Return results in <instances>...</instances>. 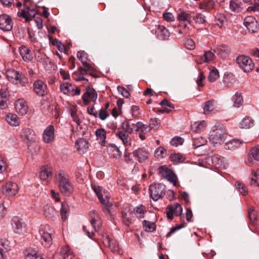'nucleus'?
<instances>
[{"mask_svg":"<svg viewBox=\"0 0 259 259\" xmlns=\"http://www.w3.org/2000/svg\"><path fill=\"white\" fill-rule=\"evenodd\" d=\"M77 57L81 62V63L90 60L89 58V55L84 51H78L77 53Z\"/></svg>","mask_w":259,"mask_h":259,"instance_id":"obj_59","label":"nucleus"},{"mask_svg":"<svg viewBox=\"0 0 259 259\" xmlns=\"http://www.w3.org/2000/svg\"><path fill=\"white\" fill-rule=\"evenodd\" d=\"M34 93L38 96L44 97L48 94L47 85L41 80H37L33 85Z\"/></svg>","mask_w":259,"mask_h":259,"instance_id":"obj_12","label":"nucleus"},{"mask_svg":"<svg viewBox=\"0 0 259 259\" xmlns=\"http://www.w3.org/2000/svg\"><path fill=\"white\" fill-rule=\"evenodd\" d=\"M6 75L10 82L15 84H20L22 87L26 86L28 83V79L25 75L20 73L14 69H8L6 71Z\"/></svg>","mask_w":259,"mask_h":259,"instance_id":"obj_4","label":"nucleus"},{"mask_svg":"<svg viewBox=\"0 0 259 259\" xmlns=\"http://www.w3.org/2000/svg\"><path fill=\"white\" fill-rule=\"evenodd\" d=\"M136 126L137 127L136 129L137 132L146 134L151 131L149 125L145 124L141 121L137 122L136 124Z\"/></svg>","mask_w":259,"mask_h":259,"instance_id":"obj_42","label":"nucleus"},{"mask_svg":"<svg viewBox=\"0 0 259 259\" xmlns=\"http://www.w3.org/2000/svg\"><path fill=\"white\" fill-rule=\"evenodd\" d=\"M91 218V224L95 231H97L102 225V222L98 214L95 211H91L90 213Z\"/></svg>","mask_w":259,"mask_h":259,"instance_id":"obj_23","label":"nucleus"},{"mask_svg":"<svg viewBox=\"0 0 259 259\" xmlns=\"http://www.w3.org/2000/svg\"><path fill=\"white\" fill-rule=\"evenodd\" d=\"M237 190L242 195H246L248 193L247 187L240 182H237L235 184Z\"/></svg>","mask_w":259,"mask_h":259,"instance_id":"obj_54","label":"nucleus"},{"mask_svg":"<svg viewBox=\"0 0 259 259\" xmlns=\"http://www.w3.org/2000/svg\"><path fill=\"white\" fill-rule=\"evenodd\" d=\"M134 211L137 218L142 219L144 217V214L147 212V210L144 206L140 205L139 206L135 207Z\"/></svg>","mask_w":259,"mask_h":259,"instance_id":"obj_48","label":"nucleus"},{"mask_svg":"<svg viewBox=\"0 0 259 259\" xmlns=\"http://www.w3.org/2000/svg\"><path fill=\"white\" fill-rule=\"evenodd\" d=\"M227 137V130L225 126L218 123L211 127L209 134V140L214 146H218L224 142Z\"/></svg>","mask_w":259,"mask_h":259,"instance_id":"obj_1","label":"nucleus"},{"mask_svg":"<svg viewBox=\"0 0 259 259\" xmlns=\"http://www.w3.org/2000/svg\"><path fill=\"white\" fill-rule=\"evenodd\" d=\"M242 144V142L240 140L233 139L227 142L224 145V147L227 150H234L239 148Z\"/></svg>","mask_w":259,"mask_h":259,"instance_id":"obj_38","label":"nucleus"},{"mask_svg":"<svg viewBox=\"0 0 259 259\" xmlns=\"http://www.w3.org/2000/svg\"><path fill=\"white\" fill-rule=\"evenodd\" d=\"M165 186L161 184L151 185L149 190L151 198L157 201L161 198L165 193Z\"/></svg>","mask_w":259,"mask_h":259,"instance_id":"obj_6","label":"nucleus"},{"mask_svg":"<svg viewBox=\"0 0 259 259\" xmlns=\"http://www.w3.org/2000/svg\"><path fill=\"white\" fill-rule=\"evenodd\" d=\"M91 187L102 204L106 207L111 206L112 203L109 201L110 196L107 191H103L100 186L95 184H92Z\"/></svg>","mask_w":259,"mask_h":259,"instance_id":"obj_5","label":"nucleus"},{"mask_svg":"<svg viewBox=\"0 0 259 259\" xmlns=\"http://www.w3.org/2000/svg\"><path fill=\"white\" fill-rule=\"evenodd\" d=\"M19 187L16 183L9 182L5 184L2 188V192L7 196H15L18 192Z\"/></svg>","mask_w":259,"mask_h":259,"instance_id":"obj_11","label":"nucleus"},{"mask_svg":"<svg viewBox=\"0 0 259 259\" xmlns=\"http://www.w3.org/2000/svg\"><path fill=\"white\" fill-rule=\"evenodd\" d=\"M237 62L244 72H249L254 68L252 60L248 56H239L237 58Z\"/></svg>","mask_w":259,"mask_h":259,"instance_id":"obj_9","label":"nucleus"},{"mask_svg":"<svg viewBox=\"0 0 259 259\" xmlns=\"http://www.w3.org/2000/svg\"><path fill=\"white\" fill-rule=\"evenodd\" d=\"M166 216L169 220L174 218V214L180 215L182 212V207L181 205L178 203H176L172 205L167 206L166 208Z\"/></svg>","mask_w":259,"mask_h":259,"instance_id":"obj_14","label":"nucleus"},{"mask_svg":"<svg viewBox=\"0 0 259 259\" xmlns=\"http://www.w3.org/2000/svg\"><path fill=\"white\" fill-rule=\"evenodd\" d=\"M215 3L213 1H205L202 2L199 5V8L201 9H204L206 11H210L214 7Z\"/></svg>","mask_w":259,"mask_h":259,"instance_id":"obj_45","label":"nucleus"},{"mask_svg":"<svg viewBox=\"0 0 259 259\" xmlns=\"http://www.w3.org/2000/svg\"><path fill=\"white\" fill-rule=\"evenodd\" d=\"M115 135L118 139L122 141L124 146L131 145L132 141L128 134L118 130L115 133Z\"/></svg>","mask_w":259,"mask_h":259,"instance_id":"obj_21","label":"nucleus"},{"mask_svg":"<svg viewBox=\"0 0 259 259\" xmlns=\"http://www.w3.org/2000/svg\"><path fill=\"white\" fill-rule=\"evenodd\" d=\"M52 168L50 167L42 166L39 171V178L42 181H50L52 178Z\"/></svg>","mask_w":259,"mask_h":259,"instance_id":"obj_24","label":"nucleus"},{"mask_svg":"<svg viewBox=\"0 0 259 259\" xmlns=\"http://www.w3.org/2000/svg\"><path fill=\"white\" fill-rule=\"evenodd\" d=\"M13 28V22L11 17L6 15H0V29L4 31H10Z\"/></svg>","mask_w":259,"mask_h":259,"instance_id":"obj_15","label":"nucleus"},{"mask_svg":"<svg viewBox=\"0 0 259 259\" xmlns=\"http://www.w3.org/2000/svg\"><path fill=\"white\" fill-rule=\"evenodd\" d=\"M257 212L253 207H250L248 209V217L250 220V223L253 226H258L259 221L257 219Z\"/></svg>","mask_w":259,"mask_h":259,"instance_id":"obj_33","label":"nucleus"},{"mask_svg":"<svg viewBox=\"0 0 259 259\" xmlns=\"http://www.w3.org/2000/svg\"><path fill=\"white\" fill-rule=\"evenodd\" d=\"M55 138V128L52 125L48 126L44 132L42 139L46 143L53 142Z\"/></svg>","mask_w":259,"mask_h":259,"instance_id":"obj_18","label":"nucleus"},{"mask_svg":"<svg viewBox=\"0 0 259 259\" xmlns=\"http://www.w3.org/2000/svg\"><path fill=\"white\" fill-rule=\"evenodd\" d=\"M95 134L97 139L102 146L105 145V140L106 138V132L104 128L97 129L96 131Z\"/></svg>","mask_w":259,"mask_h":259,"instance_id":"obj_34","label":"nucleus"},{"mask_svg":"<svg viewBox=\"0 0 259 259\" xmlns=\"http://www.w3.org/2000/svg\"><path fill=\"white\" fill-rule=\"evenodd\" d=\"M39 240L42 246L49 247L52 244L53 229L48 225H41L39 229Z\"/></svg>","mask_w":259,"mask_h":259,"instance_id":"obj_3","label":"nucleus"},{"mask_svg":"<svg viewBox=\"0 0 259 259\" xmlns=\"http://www.w3.org/2000/svg\"><path fill=\"white\" fill-rule=\"evenodd\" d=\"M49 40L52 44L54 46H56L60 52H63L66 51V47L56 38H54L52 36H49Z\"/></svg>","mask_w":259,"mask_h":259,"instance_id":"obj_46","label":"nucleus"},{"mask_svg":"<svg viewBox=\"0 0 259 259\" xmlns=\"http://www.w3.org/2000/svg\"><path fill=\"white\" fill-rule=\"evenodd\" d=\"M69 206L66 202L62 203V207L61 209V219L63 221H65L69 215Z\"/></svg>","mask_w":259,"mask_h":259,"instance_id":"obj_44","label":"nucleus"},{"mask_svg":"<svg viewBox=\"0 0 259 259\" xmlns=\"http://www.w3.org/2000/svg\"><path fill=\"white\" fill-rule=\"evenodd\" d=\"M9 92L7 89H3L0 90V108L4 109L7 105L9 99Z\"/></svg>","mask_w":259,"mask_h":259,"instance_id":"obj_29","label":"nucleus"},{"mask_svg":"<svg viewBox=\"0 0 259 259\" xmlns=\"http://www.w3.org/2000/svg\"><path fill=\"white\" fill-rule=\"evenodd\" d=\"M55 177L60 192L64 195H70L73 188L68 175L63 171H59L56 174Z\"/></svg>","mask_w":259,"mask_h":259,"instance_id":"obj_2","label":"nucleus"},{"mask_svg":"<svg viewBox=\"0 0 259 259\" xmlns=\"http://www.w3.org/2000/svg\"><path fill=\"white\" fill-rule=\"evenodd\" d=\"M160 122L158 118H151L149 122V126L150 130H157L160 126Z\"/></svg>","mask_w":259,"mask_h":259,"instance_id":"obj_55","label":"nucleus"},{"mask_svg":"<svg viewBox=\"0 0 259 259\" xmlns=\"http://www.w3.org/2000/svg\"><path fill=\"white\" fill-rule=\"evenodd\" d=\"M12 222L13 230L16 233L24 234L27 232V225L22 219L18 217H14L12 219Z\"/></svg>","mask_w":259,"mask_h":259,"instance_id":"obj_7","label":"nucleus"},{"mask_svg":"<svg viewBox=\"0 0 259 259\" xmlns=\"http://www.w3.org/2000/svg\"><path fill=\"white\" fill-rule=\"evenodd\" d=\"M193 20L198 24H203L206 22L205 16L200 13L197 14L194 16Z\"/></svg>","mask_w":259,"mask_h":259,"instance_id":"obj_63","label":"nucleus"},{"mask_svg":"<svg viewBox=\"0 0 259 259\" xmlns=\"http://www.w3.org/2000/svg\"><path fill=\"white\" fill-rule=\"evenodd\" d=\"M155 156L158 158H162L166 155V150L162 147H159L154 153Z\"/></svg>","mask_w":259,"mask_h":259,"instance_id":"obj_58","label":"nucleus"},{"mask_svg":"<svg viewBox=\"0 0 259 259\" xmlns=\"http://www.w3.org/2000/svg\"><path fill=\"white\" fill-rule=\"evenodd\" d=\"M60 255L63 259H72L74 257L73 251L68 245L62 247Z\"/></svg>","mask_w":259,"mask_h":259,"instance_id":"obj_28","label":"nucleus"},{"mask_svg":"<svg viewBox=\"0 0 259 259\" xmlns=\"http://www.w3.org/2000/svg\"><path fill=\"white\" fill-rule=\"evenodd\" d=\"M60 89L61 92L68 96H73L79 95L80 94V89L79 87H75L71 83L66 82L60 84Z\"/></svg>","mask_w":259,"mask_h":259,"instance_id":"obj_8","label":"nucleus"},{"mask_svg":"<svg viewBox=\"0 0 259 259\" xmlns=\"http://www.w3.org/2000/svg\"><path fill=\"white\" fill-rule=\"evenodd\" d=\"M71 117L73 121L75 122L77 126L80 125L81 123V120L80 116L76 113V112L72 111L71 113Z\"/></svg>","mask_w":259,"mask_h":259,"instance_id":"obj_64","label":"nucleus"},{"mask_svg":"<svg viewBox=\"0 0 259 259\" xmlns=\"http://www.w3.org/2000/svg\"><path fill=\"white\" fill-rule=\"evenodd\" d=\"M132 116L134 118H138L141 114V111L138 106H133L131 109Z\"/></svg>","mask_w":259,"mask_h":259,"instance_id":"obj_57","label":"nucleus"},{"mask_svg":"<svg viewBox=\"0 0 259 259\" xmlns=\"http://www.w3.org/2000/svg\"><path fill=\"white\" fill-rule=\"evenodd\" d=\"M206 126L207 123L205 120L196 121L191 125V131L196 133H201L205 130Z\"/></svg>","mask_w":259,"mask_h":259,"instance_id":"obj_30","label":"nucleus"},{"mask_svg":"<svg viewBox=\"0 0 259 259\" xmlns=\"http://www.w3.org/2000/svg\"><path fill=\"white\" fill-rule=\"evenodd\" d=\"M156 32L159 37L162 39H165L170 35L168 30L162 25H158Z\"/></svg>","mask_w":259,"mask_h":259,"instance_id":"obj_39","label":"nucleus"},{"mask_svg":"<svg viewBox=\"0 0 259 259\" xmlns=\"http://www.w3.org/2000/svg\"><path fill=\"white\" fill-rule=\"evenodd\" d=\"M169 158L175 164L183 162L185 160V158L180 153L171 154Z\"/></svg>","mask_w":259,"mask_h":259,"instance_id":"obj_49","label":"nucleus"},{"mask_svg":"<svg viewBox=\"0 0 259 259\" xmlns=\"http://www.w3.org/2000/svg\"><path fill=\"white\" fill-rule=\"evenodd\" d=\"M136 124H131L128 120H125L122 122L121 126L122 131L127 134H132L134 132V130Z\"/></svg>","mask_w":259,"mask_h":259,"instance_id":"obj_41","label":"nucleus"},{"mask_svg":"<svg viewBox=\"0 0 259 259\" xmlns=\"http://www.w3.org/2000/svg\"><path fill=\"white\" fill-rule=\"evenodd\" d=\"M230 9L232 11L240 12L242 9V4L238 0H231L230 2Z\"/></svg>","mask_w":259,"mask_h":259,"instance_id":"obj_43","label":"nucleus"},{"mask_svg":"<svg viewBox=\"0 0 259 259\" xmlns=\"http://www.w3.org/2000/svg\"><path fill=\"white\" fill-rule=\"evenodd\" d=\"M24 5L26 9L21 12H18V16L24 18L26 21H29L32 18H35L37 12L35 9H30L28 7L27 2L25 1Z\"/></svg>","mask_w":259,"mask_h":259,"instance_id":"obj_13","label":"nucleus"},{"mask_svg":"<svg viewBox=\"0 0 259 259\" xmlns=\"http://www.w3.org/2000/svg\"><path fill=\"white\" fill-rule=\"evenodd\" d=\"M226 19V17L224 14H218L216 15L215 18V24L221 27L224 25Z\"/></svg>","mask_w":259,"mask_h":259,"instance_id":"obj_56","label":"nucleus"},{"mask_svg":"<svg viewBox=\"0 0 259 259\" xmlns=\"http://www.w3.org/2000/svg\"><path fill=\"white\" fill-rule=\"evenodd\" d=\"M19 53L23 60L25 62H30L33 59L30 50L25 46H22L19 48Z\"/></svg>","mask_w":259,"mask_h":259,"instance_id":"obj_27","label":"nucleus"},{"mask_svg":"<svg viewBox=\"0 0 259 259\" xmlns=\"http://www.w3.org/2000/svg\"><path fill=\"white\" fill-rule=\"evenodd\" d=\"M170 144L175 147L182 145L184 143V139L179 137H175L170 141Z\"/></svg>","mask_w":259,"mask_h":259,"instance_id":"obj_62","label":"nucleus"},{"mask_svg":"<svg viewBox=\"0 0 259 259\" xmlns=\"http://www.w3.org/2000/svg\"><path fill=\"white\" fill-rule=\"evenodd\" d=\"M259 174L257 171L252 172V176L250 179V184L252 186L258 185Z\"/></svg>","mask_w":259,"mask_h":259,"instance_id":"obj_60","label":"nucleus"},{"mask_svg":"<svg viewBox=\"0 0 259 259\" xmlns=\"http://www.w3.org/2000/svg\"><path fill=\"white\" fill-rule=\"evenodd\" d=\"M248 161L253 164L254 161H259V145L252 148L248 155Z\"/></svg>","mask_w":259,"mask_h":259,"instance_id":"obj_26","label":"nucleus"},{"mask_svg":"<svg viewBox=\"0 0 259 259\" xmlns=\"http://www.w3.org/2000/svg\"><path fill=\"white\" fill-rule=\"evenodd\" d=\"M26 259H43V258L38 251L31 250L26 254Z\"/></svg>","mask_w":259,"mask_h":259,"instance_id":"obj_53","label":"nucleus"},{"mask_svg":"<svg viewBox=\"0 0 259 259\" xmlns=\"http://www.w3.org/2000/svg\"><path fill=\"white\" fill-rule=\"evenodd\" d=\"M254 125V120L251 117L245 116L240 121L239 126L241 128H249Z\"/></svg>","mask_w":259,"mask_h":259,"instance_id":"obj_37","label":"nucleus"},{"mask_svg":"<svg viewBox=\"0 0 259 259\" xmlns=\"http://www.w3.org/2000/svg\"><path fill=\"white\" fill-rule=\"evenodd\" d=\"M251 6L247 8V12H259V0H250Z\"/></svg>","mask_w":259,"mask_h":259,"instance_id":"obj_52","label":"nucleus"},{"mask_svg":"<svg viewBox=\"0 0 259 259\" xmlns=\"http://www.w3.org/2000/svg\"><path fill=\"white\" fill-rule=\"evenodd\" d=\"M6 120L8 123L11 126H17L20 123L18 116L14 113H8L6 116Z\"/></svg>","mask_w":259,"mask_h":259,"instance_id":"obj_31","label":"nucleus"},{"mask_svg":"<svg viewBox=\"0 0 259 259\" xmlns=\"http://www.w3.org/2000/svg\"><path fill=\"white\" fill-rule=\"evenodd\" d=\"M207 143L206 139L201 136L198 137H193V147L197 148L202 146L205 145Z\"/></svg>","mask_w":259,"mask_h":259,"instance_id":"obj_47","label":"nucleus"},{"mask_svg":"<svg viewBox=\"0 0 259 259\" xmlns=\"http://www.w3.org/2000/svg\"><path fill=\"white\" fill-rule=\"evenodd\" d=\"M143 227L146 231L152 232L156 229V225L154 223L147 221H144L143 222Z\"/></svg>","mask_w":259,"mask_h":259,"instance_id":"obj_50","label":"nucleus"},{"mask_svg":"<svg viewBox=\"0 0 259 259\" xmlns=\"http://www.w3.org/2000/svg\"><path fill=\"white\" fill-rule=\"evenodd\" d=\"M214 54L210 51H205L202 57L196 56L195 61L196 63L201 64L203 63H209L213 60Z\"/></svg>","mask_w":259,"mask_h":259,"instance_id":"obj_20","label":"nucleus"},{"mask_svg":"<svg viewBox=\"0 0 259 259\" xmlns=\"http://www.w3.org/2000/svg\"><path fill=\"white\" fill-rule=\"evenodd\" d=\"M219 77V73L217 69L212 70L208 75V79L210 82L215 81Z\"/></svg>","mask_w":259,"mask_h":259,"instance_id":"obj_61","label":"nucleus"},{"mask_svg":"<svg viewBox=\"0 0 259 259\" xmlns=\"http://www.w3.org/2000/svg\"><path fill=\"white\" fill-rule=\"evenodd\" d=\"M191 15L185 12H181L178 14L177 19L179 21H187L190 24L191 23Z\"/></svg>","mask_w":259,"mask_h":259,"instance_id":"obj_51","label":"nucleus"},{"mask_svg":"<svg viewBox=\"0 0 259 259\" xmlns=\"http://www.w3.org/2000/svg\"><path fill=\"white\" fill-rule=\"evenodd\" d=\"M161 175L165 179L173 184L174 186L177 184V177L175 173L165 166H161L158 168Z\"/></svg>","mask_w":259,"mask_h":259,"instance_id":"obj_10","label":"nucleus"},{"mask_svg":"<svg viewBox=\"0 0 259 259\" xmlns=\"http://www.w3.org/2000/svg\"><path fill=\"white\" fill-rule=\"evenodd\" d=\"M75 147L77 151L80 154L85 153L89 148V143L84 138H79L76 141Z\"/></svg>","mask_w":259,"mask_h":259,"instance_id":"obj_25","label":"nucleus"},{"mask_svg":"<svg viewBox=\"0 0 259 259\" xmlns=\"http://www.w3.org/2000/svg\"><path fill=\"white\" fill-rule=\"evenodd\" d=\"M55 208L48 204L44 206V214L48 220H52L56 214Z\"/></svg>","mask_w":259,"mask_h":259,"instance_id":"obj_35","label":"nucleus"},{"mask_svg":"<svg viewBox=\"0 0 259 259\" xmlns=\"http://www.w3.org/2000/svg\"><path fill=\"white\" fill-rule=\"evenodd\" d=\"M232 100L233 102V106L235 108H239L243 104V98L242 93L239 92H237L234 95Z\"/></svg>","mask_w":259,"mask_h":259,"instance_id":"obj_36","label":"nucleus"},{"mask_svg":"<svg viewBox=\"0 0 259 259\" xmlns=\"http://www.w3.org/2000/svg\"><path fill=\"white\" fill-rule=\"evenodd\" d=\"M217 102L214 99H211L205 102L203 107V114H210L216 107Z\"/></svg>","mask_w":259,"mask_h":259,"instance_id":"obj_32","label":"nucleus"},{"mask_svg":"<svg viewBox=\"0 0 259 259\" xmlns=\"http://www.w3.org/2000/svg\"><path fill=\"white\" fill-rule=\"evenodd\" d=\"M103 243L113 252H117L119 250V246L118 242L114 239H111L108 236L103 237Z\"/></svg>","mask_w":259,"mask_h":259,"instance_id":"obj_19","label":"nucleus"},{"mask_svg":"<svg viewBox=\"0 0 259 259\" xmlns=\"http://www.w3.org/2000/svg\"><path fill=\"white\" fill-rule=\"evenodd\" d=\"M15 108L16 112L21 115H25L28 111L27 102L23 99H19L15 103Z\"/></svg>","mask_w":259,"mask_h":259,"instance_id":"obj_16","label":"nucleus"},{"mask_svg":"<svg viewBox=\"0 0 259 259\" xmlns=\"http://www.w3.org/2000/svg\"><path fill=\"white\" fill-rule=\"evenodd\" d=\"M133 155L140 162H145L149 158L148 152L143 148H138L134 151Z\"/></svg>","mask_w":259,"mask_h":259,"instance_id":"obj_22","label":"nucleus"},{"mask_svg":"<svg viewBox=\"0 0 259 259\" xmlns=\"http://www.w3.org/2000/svg\"><path fill=\"white\" fill-rule=\"evenodd\" d=\"M109 154L114 158L118 159L120 157L121 152L118 148L113 145H110L107 147Z\"/></svg>","mask_w":259,"mask_h":259,"instance_id":"obj_40","label":"nucleus"},{"mask_svg":"<svg viewBox=\"0 0 259 259\" xmlns=\"http://www.w3.org/2000/svg\"><path fill=\"white\" fill-rule=\"evenodd\" d=\"M243 23L248 31L250 32H255L258 29L257 22L252 16L246 17L244 20Z\"/></svg>","mask_w":259,"mask_h":259,"instance_id":"obj_17","label":"nucleus"}]
</instances>
